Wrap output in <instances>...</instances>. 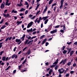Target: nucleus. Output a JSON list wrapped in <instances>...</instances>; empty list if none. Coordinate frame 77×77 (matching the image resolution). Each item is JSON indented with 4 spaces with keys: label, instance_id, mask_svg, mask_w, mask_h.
Listing matches in <instances>:
<instances>
[{
    "label": "nucleus",
    "instance_id": "obj_1",
    "mask_svg": "<svg viewBox=\"0 0 77 77\" xmlns=\"http://www.w3.org/2000/svg\"><path fill=\"white\" fill-rule=\"evenodd\" d=\"M28 41H29V40L27 39L26 40L25 42V45L27 44V45L29 44H30V43L31 44V45L32 44V42H33V40H32V41H29L28 42Z\"/></svg>",
    "mask_w": 77,
    "mask_h": 77
},
{
    "label": "nucleus",
    "instance_id": "obj_2",
    "mask_svg": "<svg viewBox=\"0 0 77 77\" xmlns=\"http://www.w3.org/2000/svg\"><path fill=\"white\" fill-rule=\"evenodd\" d=\"M15 42L17 43H18L17 44L18 45H20L22 42V41H21V39H16L15 40Z\"/></svg>",
    "mask_w": 77,
    "mask_h": 77
},
{
    "label": "nucleus",
    "instance_id": "obj_3",
    "mask_svg": "<svg viewBox=\"0 0 77 77\" xmlns=\"http://www.w3.org/2000/svg\"><path fill=\"white\" fill-rule=\"evenodd\" d=\"M2 15L4 17H9V18H10L11 17L9 14H5L4 13L2 14Z\"/></svg>",
    "mask_w": 77,
    "mask_h": 77
},
{
    "label": "nucleus",
    "instance_id": "obj_4",
    "mask_svg": "<svg viewBox=\"0 0 77 77\" xmlns=\"http://www.w3.org/2000/svg\"><path fill=\"white\" fill-rule=\"evenodd\" d=\"M61 70H63V68H61L58 70V72H59L60 74H62V73H63V72H64V71H65V69H64L62 72Z\"/></svg>",
    "mask_w": 77,
    "mask_h": 77
},
{
    "label": "nucleus",
    "instance_id": "obj_5",
    "mask_svg": "<svg viewBox=\"0 0 77 77\" xmlns=\"http://www.w3.org/2000/svg\"><path fill=\"white\" fill-rule=\"evenodd\" d=\"M5 2H3V3L1 4L0 8L1 9H4L5 8Z\"/></svg>",
    "mask_w": 77,
    "mask_h": 77
},
{
    "label": "nucleus",
    "instance_id": "obj_6",
    "mask_svg": "<svg viewBox=\"0 0 77 77\" xmlns=\"http://www.w3.org/2000/svg\"><path fill=\"white\" fill-rule=\"evenodd\" d=\"M33 22H31L30 23H29L28 24V26H27V28H29L30 27H31L32 26V24Z\"/></svg>",
    "mask_w": 77,
    "mask_h": 77
},
{
    "label": "nucleus",
    "instance_id": "obj_7",
    "mask_svg": "<svg viewBox=\"0 0 77 77\" xmlns=\"http://www.w3.org/2000/svg\"><path fill=\"white\" fill-rule=\"evenodd\" d=\"M33 22H31L30 23H29L28 24V26H27V28H29L30 27H31L32 26V24Z\"/></svg>",
    "mask_w": 77,
    "mask_h": 77
},
{
    "label": "nucleus",
    "instance_id": "obj_8",
    "mask_svg": "<svg viewBox=\"0 0 77 77\" xmlns=\"http://www.w3.org/2000/svg\"><path fill=\"white\" fill-rule=\"evenodd\" d=\"M57 29H55V30H54L53 31H51L50 32V33H51V34H53V33H56V32H57Z\"/></svg>",
    "mask_w": 77,
    "mask_h": 77
},
{
    "label": "nucleus",
    "instance_id": "obj_9",
    "mask_svg": "<svg viewBox=\"0 0 77 77\" xmlns=\"http://www.w3.org/2000/svg\"><path fill=\"white\" fill-rule=\"evenodd\" d=\"M12 37H8L5 40V42H7L8 40H9V41H10V40H11L12 39Z\"/></svg>",
    "mask_w": 77,
    "mask_h": 77
},
{
    "label": "nucleus",
    "instance_id": "obj_10",
    "mask_svg": "<svg viewBox=\"0 0 77 77\" xmlns=\"http://www.w3.org/2000/svg\"><path fill=\"white\" fill-rule=\"evenodd\" d=\"M67 50H68V52L67 53V54H69V53H70V51H71V50H72V48H67Z\"/></svg>",
    "mask_w": 77,
    "mask_h": 77
},
{
    "label": "nucleus",
    "instance_id": "obj_11",
    "mask_svg": "<svg viewBox=\"0 0 77 77\" xmlns=\"http://www.w3.org/2000/svg\"><path fill=\"white\" fill-rule=\"evenodd\" d=\"M17 57H18V56L17 55H16V54H14L13 55H12L11 58H12V59H14V58L15 57V59H17Z\"/></svg>",
    "mask_w": 77,
    "mask_h": 77
},
{
    "label": "nucleus",
    "instance_id": "obj_12",
    "mask_svg": "<svg viewBox=\"0 0 77 77\" xmlns=\"http://www.w3.org/2000/svg\"><path fill=\"white\" fill-rule=\"evenodd\" d=\"M45 9H44L43 12V14H45V12H46V11H47V9H48V7H47V6H46V7H45Z\"/></svg>",
    "mask_w": 77,
    "mask_h": 77
},
{
    "label": "nucleus",
    "instance_id": "obj_13",
    "mask_svg": "<svg viewBox=\"0 0 77 77\" xmlns=\"http://www.w3.org/2000/svg\"><path fill=\"white\" fill-rule=\"evenodd\" d=\"M59 61V60L58 59H57V60L54 63H53V64H54V65H55V66H56V65L57 64V63H58V61Z\"/></svg>",
    "mask_w": 77,
    "mask_h": 77
},
{
    "label": "nucleus",
    "instance_id": "obj_14",
    "mask_svg": "<svg viewBox=\"0 0 77 77\" xmlns=\"http://www.w3.org/2000/svg\"><path fill=\"white\" fill-rule=\"evenodd\" d=\"M74 53V51L71 50L70 52V56H71Z\"/></svg>",
    "mask_w": 77,
    "mask_h": 77
},
{
    "label": "nucleus",
    "instance_id": "obj_15",
    "mask_svg": "<svg viewBox=\"0 0 77 77\" xmlns=\"http://www.w3.org/2000/svg\"><path fill=\"white\" fill-rule=\"evenodd\" d=\"M36 38V36L33 37L32 38H31V36H29L28 37V39H30V40H32V39H33V38Z\"/></svg>",
    "mask_w": 77,
    "mask_h": 77
},
{
    "label": "nucleus",
    "instance_id": "obj_16",
    "mask_svg": "<svg viewBox=\"0 0 77 77\" xmlns=\"http://www.w3.org/2000/svg\"><path fill=\"white\" fill-rule=\"evenodd\" d=\"M26 36V35L25 34H23V37H21L20 38V39L21 40V41H24V37Z\"/></svg>",
    "mask_w": 77,
    "mask_h": 77
},
{
    "label": "nucleus",
    "instance_id": "obj_17",
    "mask_svg": "<svg viewBox=\"0 0 77 77\" xmlns=\"http://www.w3.org/2000/svg\"><path fill=\"white\" fill-rule=\"evenodd\" d=\"M20 4H17V6H18L19 7H20V6H23V4L21 3V2H20Z\"/></svg>",
    "mask_w": 77,
    "mask_h": 77
},
{
    "label": "nucleus",
    "instance_id": "obj_18",
    "mask_svg": "<svg viewBox=\"0 0 77 77\" xmlns=\"http://www.w3.org/2000/svg\"><path fill=\"white\" fill-rule=\"evenodd\" d=\"M61 3V5L60 6V9H62V7H63V2H60Z\"/></svg>",
    "mask_w": 77,
    "mask_h": 77
},
{
    "label": "nucleus",
    "instance_id": "obj_19",
    "mask_svg": "<svg viewBox=\"0 0 77 77\" xmlns=\"http://www.w3.org/2000/svg\"><path fill=\"white\" fill-rule=\"evenodd\" d=\"M22 21H17V25H19L20 24H21L22 23Z\"/></svg>",
    "mask_w": 77,
    "mask_h": 77
},
{
    "label": "nucleus",
    "instance_id": "obj_20",
    "mask_svg": "<svg viewBox=\"0 0 77 77\" xmlns=\"http://www.w3.org/2000/svg\"><path fill=\"white\" fill-rule=\"evenodd\" d=\"M11 13H17V11H15V10L13 9L11 11Z\"/></svg>",
    "mask_w": 77,
    "mask_h": 77
},
{
    "label": "nucleus",
    "instance_id": "obj_21",
    "mask_svg": "<svg viewBox=\"0 0 77 77\" xmlns=\"http://www.w3.org/2000/svg\"><path fill=\"white\" fill-rule=\"evenodd\" d=\"M31 53V51L30 50H29L28 52V53H26V54H27L28 53V55H29V54H30Z\"/></svg>",
    "mask_w": 77,
    "mask_h": 77
},
{
    "label": "nucleus",
    "instance_id": "obj_22",
    "mask_svg": "<svg viewBox=\"0 0 77 77\" xmlns=\"http://www.w3.org/2000/svg\"><path fill=\"white\" fill-rule=\"evenodd\" d=\"M45 41H46V38L44 39V40L43 41V42L42 43V44L43 45L44 44H45Z\"/></svg>",
    "mask_w": 77,
    "mask_h": 77
},
{
    "label": "nucleus",
    "instance_id": "obj_23",
    "mask_svg": "<svg viewBox=\"0 0 77 77\" xmlns=\"http://www.w3.org/2000/svg\"><path fill=\"white\" fill-rule=\"evenodd\" d=\"M25 10H26V9L23 8H21V9L20 10V12H23V11H25Z\"/></svg>",
    "mask_w": 77,
    "mask_h": 77
},
{
    "label": "nucleus",
    "instance_id": "obj_24",
    "mask_svg": "<svg viewBox=\"0 0 77 77\" xmlns=\"http://www.w3.org/2000/svg\"><path fill=\"white\" fill-rule=\"evenodd\" d=\"M3 42H2V43H0V49L2 48V46H3Z\"/></svg>",
    "mask_w": 77,
    "mask_h": 77
},
{
    "label": "nucleus",
    "instance_id": "obj_25",
    "mask_svg": "<svg viewBox=\"0 0 77 77\" xmlns=\"http://www.w3.org/2000/svg\"><path fill=\"white\" fill-rule=\"evenodd\" d=\"M53 71V70L51 69L49 72V74H50V75H51V72H52Z\"/></svg>",
    "mask_w": 77,
    "mask_h": 77
},
{
    "label": "nucleus",
    "instance_id": "obj_26",
    "mask_svg": "<svg viewBox=\"0 0 77 77\" xmlns=\"http://www.w3.org/2000/svg\"><path fill=\"white\" fill-rule=\"evenodd\" d=\"M53 1V0H50L49 2V5H51Z\"/></svg>",
    "mask_w": 77,
    "mask_h": 77
},
{
    "label": "nucleus",
    "instance_id": "obj_27",
    "mask_svg": "<svg viewBox=\"0 0 77 77\" xmlns=\"http://www.w3.org/2000/svg\"><path fill=\"white\" fill-rule=\"evenodd\" d=\"M48 21V19H46L44 22V24H46L47 23Z\"/></svg>",
    "mask_w": 77,
    "mask_h": 77
},
{
    "label": "nucleus",
    "instance_id": "obj_28",
    "mask_svg": "<svg viewBox=\"0 0 77 77\" xmlns=\"http://www.w3.org/2000/svg\"><path fill=\"white\" fill-rule=\"evenodd\" d=\"M67 51L66 50H64L63 51V54H66V53H67Z\"/></svg>",
    "mask_w": 77,
    "mask_h": 77
},
{
    "label": "nucleus",
    "instance_id": "obj_29",
    "mask_svg": "<svg viewBox=\"0 0 77 77\" xmlns=\"http://www.w3.org/2000/svg\"><path fill=\"white\" fill-rule=\"evenodd\" d=\"M27 47H26L25 48H24L23 50V52L24 51H25L26 50H27Z\"/></svg>",
    "mask_w": 77,
    "mask_h": 77
},
{
    "label": "nucleus",
    "instance_id": "obj_30",
    "mask_svg": "<svg viewBox=\"0 0 77 77\" xmlns=\"http://www.w3.org/2000/svg\"><path fill=\"white\" fill-rule=\"evenodd\" d=\"M5 59H6V57H2V60H3V61H5Z\"/></svg>",
    "mask_w": 77,
    "mask_h": 77
},
{
    "label": "nucleus",
    "instance_id": "obj_31",
    "mask_svg": "<svg viewBox=\"0 0 77 77\" xmlns=\"http://www.w3.org/2000/svg\"><path fill=\"white\" fill-rule=\"evenodd\" d=\"M11 4V3H7V4H5V6H9Z\"/></svg>",
    "mask_w": 77,
    "mask_h": 77
},
{
    "label": "nucleus",
    "instance_id": "obj_32",
    "mask_svg": "<svg viewBox=\"0 0 77 77\" xmlns=\"http://www.w3.org/2000/svg\"><path fill=\"white\" fill-rule=\"evenodd\" d=\"M5 27H6V26L4 25L3 26L1 27V29H4V28H5Z\"/></svg>",
    "mask_w": 77,
    "mask_h": 77
},
{
    "label": "nucleus",
    "instance_id": "obj_33",
    "mask_svg": "<svg viewBox=\"0 0 77 77\" xmlns=\"http://www.w3.org/2000/svg\"><path fill=\"white\" fill-rule=\"evenodd\" d=\"M48 17H42V19H43L44 20H46V19H47Z\"/></svg>",
    "mask_w": 77,
    "mask_h": 77
},
{
    "label": "nucleus",
    "instance_id": "obj_34",
    "mask_svg": "<svg viewBox=\"0 0 77 77\" xmlns=\"http://www.w3.org/2000/svg\"><path fill=\"white\" fill-rule=\"evenodd\" d=\"M11 66H9L6 69H5V70L6 71L7 70H8V69H9V68H11Z\"/></svg>",
    "mask_w": 77,
    "mask_h": 77
},
{
    "label": "nucleus",
    "instance_id": "obj_35",
    "mask_svg": "<svg viewBox=\"0 0 77 77\" xmlns=\"http://www.w3.org/2000/svg\"><path fill=\"white\" fill-rule=\"evenodd\" d=\"M4 53V51H2L0 53V56H1V55H2V54Z\"/></svg>",
    "mask_w": 77,
    "mask_h": 77
},
{
    "label": "nucleus",
    "instance_id": "obj_36",
    "mask_svg": "<svg viewBox=\"0 0 77 77\" xmlns=\"http://www.w3.org/2000/svg\"><path fill=\"white\" fill-rule=\"evenodd\" d=\"M54 66H56V65H52L50 66V68H54Z\"/></svg>",
    "mask_w": 77,
    "mask_h": 77
},
{
    "label": "nucleus",
    "instance_id": "obj_37",
    "mask_svg": "<svg viewBox=\"0 0 77 77\" xmlns=\"http://www.w3.org/2000/svg\"><path fill=\"white\" fill-rule=\"evenodd\" d=\"M45 36V35H42L41 37H40V39H41L43 38H44V37Z\"/></svg>",
    "mask_w": 77,
    "mask_h": 77
},
{
    "label": "nucleus",
    "instance_id": "obj_38",
    "mask_svg": "<svg viewBox=\"0 0 77 77\" xmlns=\"http://www.w3.org/2000/svg\"><path fill=\"white\" fill-rule=\"evenodd\" d=\"M4 21V20L3 19H2L1 21L0 22V24H2L3 23V21Z\"/></svg>",
    "mask_w": 77,
    "mask_h": 77
},
{
    "label": "nucleus",
    "instance_id": "obj_39",
    "mask_svg": "<svg viewBox=\"0 0 77 77\" xmlns=\"http://www.w3.org/2000/svg\"><path fill=\"white\" fill-rule=\"evenodd\" d=\"M57 68H58V66H57L55 67V70H57Z\"/></svg>",
    "mask_w": 77,
    "mask_h": 77
},
{
    "label": "nucleus",
    "instance_id": "obj_40",
    "mask_svg": "<svg viewBox=\"0 0 77 77\" xmlns=\"http://www.w3.org/2000/svg\"><path fill=\"white\" fill-rule=\"evenodd\" d=\"M71 63L70 62H69L67 63V65H68V66H69V65H71Z\"/></svg>",
    "mask_w": 77,
    "mask_h": 77
},
{
    "label": "nucleus",
    "instance_id": "obj_41",
    "mask_svg": "<svg viewBox=\"0 0 77 77\" xmlns=\"http://www.w3.org/2000/svg\"><path fill=\"white\" fill-rule=\"evenodd\" d=\"M26 60H25L22 63V64L24 65L25 63H26Z\"/></svg>",
    "mask_w": 77,
    "mask_h": 77
},
{
    "label": "nucleus",
    "instance_id": "obj_42",
    "mask_svg": "<svg viewBox=\"0 0 77 77\" xmlns=\"http://www.w3.org/2000/svg\"><path fill=\"white\" fill-rule=\"evenodd\" d=\"M69 76V73H67L66 75V77H68Z\"/></svg>",
    "mask_w": 77,
    "mask_h": 77
},
{
    "label": "nucleus",
    "instance_id": "obj_43",
    "mask_svg": "<svg viewBox=\"0 0 77 77\" xmlns=\"http://www.w3.org/2000/svg\"><path fill=\"white\" fill-rule=\"evenodd\" d=\"M66 27L65 26V25H63V30H65V28H66Z\"/></svg>",
    "mask_w": 77,
    "mask_h": 77
},
{
    "label": "nucleus",
    "instance_id": "obj_44",
    "mask_svg": "<svg viewBox=\"0 0 77 77\" xmlns=\"http://www.w3.org/2000/svg\"><path fill=\"white\" fill-rule=\"evenodd\" d=\"M60 32H61L62 33H64V30H62V29H61L60 30Z\"/></svg>",
    "mask_w": 77,
    "mask_h": 77
},
{
    "label": "nucleus",
    "instance_id": "obj_45",
    "mask_svg": "<svg viewBox=\"0 0 77 77\" xmlns=\"http://www.w3.org/2000/svg\"><path fill=\"white\" fill-rule=\"evenodd\" d=\"M60 26V25H57L55 26V28H59Z\"/></svg>",
    "mask_w": 77,
    "mask_h": 77
},
{
    "label": "nucleus",
    "instance_id": "obj_46",
    "mask_svg": "<svg viewBox=\"0 0 77 77\" xmlns=\"http://www.w3.org/2000/svg\"><path fill=\"white\" fill-rule=\"evenodd\" d=\"M72 43V42H67V44H68V45H70V44H71Z\"/></svg>",
    "mask_w": 77,
    "mask_h": 77
},
{
    "label": "nucleus",
    "instance_id": "obj_47",
    "mask_svg": "<svg viewBox=\"0 0 77 77\" xmlns=\"http://www.w3.org/2000/svg\"><path fill=\"white\" fill-rule=\"evenodd\" d=\"M65 46H63V47L62 49V50H65Z\"/></svg>",
    "mask_w": 77,
    "mask_h": 77
},
{
    "label": "nucleus",
    "instance_id": "obj_48",
    "mask_svg": "<svg viewBox=\"0 0 77 77\" xmlns=\"http://www.w3.org/2000/svg\"><path fill=\"white\" fill-rule=\"evenodd\" d=\"M28 10H26L25 12V14H26H26H27V13H28Z\"/></svg>",
    "mask_w": 77,
    "mask_h": 77
},
{
    "label": "nucleus",
    "instance_id": "obj_49",
    "mask_svg": "<svg viewBox=\"0 0 77 77\" xmlns=\"http://www.w3.org/2000/svg\"><path fill=\"white\" fill-rule=\"evenodd\" d=\"M20 16H23L24 15V14L23 13H21L19 14Z\"/></svg>",
    "mask_w": 77,
    "mask_h": 77
},
{
    "label": "nucleus",
    "instance_id": "obj_50",
    "mask_svg": "<svg viewBox=\"0 0 77 77\" xmlns=\"http://www.w3.org/2000/svg\"><path fill=\"white\" fill-rule=\"evenodd\" d=\"M38 18H36L35 20V23H36V22H37V21H38Z\"/></svg>",
    "mask_w": 77,
    "mask_h": 77
},
{
    "label": "nucleus",
    "instance_id": "obj_51",
    "mask_svg": "<svg viewBox=\"0 0 77 77\" xmlns=\"http://www.w3.org/2000/svg\"><path fill=\"white\" fill-rule=\"evenodd\" d=\"M57 4L56 3H55L53 5H52V6H56V5Z\"/></svg>",
    "mask_w": 77,
    "mask_h": 77
},
{
    "label": "nucleus",
    "instance_id": "obj_52",
    "mask_svg": "<svg viewBox=\"0 0 77 77\" xmlns=\"http://www.w3.org/2000/svg\"><path fill=\"white\" fill-rule=\"evenodd\" d=\"M24 59V57H23L22 58H21L20 61H22V60H23Z\"/></svg>",
    "mask_w": 77,
    "mask_h": 77
},
{
    "label": "nucleus",
    "instance_id": "obj_53",
    "mask_svg": "<svg viewBox=\"0 0 77 77\" xmlns=\"http://www.w3.org/2000/svg\"><path fill=\"white\" fill-rule=\"evenodd\" d=\"M45 32H47V33H48V31L47 29H45Z\"/></svg>",
    "mask_w": 77,
    "mask_h": 77
},
{
    "label": "nucleus",
    "instance_id": "obj_54",
    "mask_svg": "<svg viewBox=\"0 0 77 77\" xmlns=\"http://www.w3.org/2000/svg\"><path fill=\"white\" fill-rule=\"evenodd\" d=\"M48 44H49V43H48L47 42H46L45 43L46 46H47V45H48Z\"/></svg>",
    "mask_w": 77,
    "mask_h": 77
},
{
    "label": "nucleus",
    "instance_id": "obj_55",
    "mask_svg": "<svg viewBox=\"0 0 77 77\" xmlns=\"http://www.w3.org/2000/svg\"><path fill=\"white\" fill-rule=\"evenodd\" d=\"M16 49H17V47H15L13 50L14 51H15L16 50Z\"/></svg>",
    "mask_w": 77,
    "mask_h": 77
},
{
    "label": "nucleus",
    "instance_id": "obj_56",
    "mask_svg": "<svg viewBox=\"0 0 77 77\" xmlns=\"http://www.w3.org/2000/svg\"><path fill=\"white\" fill-rule=\"evenodd\" d=\"M29 17H33V15L30 14L29 15Z\"/></svg>",
    "mask_w": 77,
    "mask_h": 77
},
{
    "label": "nucleus",
    "instance_id": "obj_57",
    "mask_svg": "<svg viewBox=\"0 0 77 77\" xmlns=\"http://www.w3.org/2000/svg\"><path fill=\"white\" fill-rule=\"evenodd\" d=\"M35 17H36V16H34L32 18H31V19H32V20H33V19H34L35 18Z\"/></svg>",
    "mask_w": 77,
    "mask_h": 77
},
{
    "label": "nucleus",
    "instance_id": "obj_58",
    "mask_svg": "<svg viewBox=\"0 0 77 77\" xmlns=\"http://www.w3.org/2000/svg\"><path fill=\"white\" fill-rule=\"evenodd\" d=\"M74 72V71H72L70 72V73H71V74H73Z\"/></svg>",
    "mask_w": 77,
    "mask_h": 77
},
{
    "label": "nucleus",
    "instance_id": "obj_59",
    "mask_svg": "<svg viewBox=\"0 0 77 77\" xmlns=\"http://www.w3.org/2000/svg\"><path fill=\"white\" fill-rule=\"evenodd\" d=\"M9 3V0H6V2H5V4H7Z\"/></svg>",
    "mask_w": 77,
    "mask_h": 77
},
{
    "label": "nucleus",
    "instance_id": "obj_60",
    "mask_svg": "<svg viewBox=\"0 0 77 77\" xmlns=\"http://www.w3.org/2000/svg\"><path fill=\"white\" fill-rule=\"evenodd\" d=\"M75 66H76V63H75L74 64H73V66L74 67Z\"/></svg>",
    "mask_w": 77,
    "mask_h": 77
},
{
    "label": "nucleus",
    "instance_id": "obj_61",
    "mask_svg": "<svg viewBox=\"0 0 77 77\" xmlns=\"http://www.w3.org/2000/svg\"><path fill=\"white\" fill-rule=\"evenodd\" d=\"M63 62V65H65V61H64L63 60L62 61Z\"/></svg>",
    "mask_w": 77,
    "mask_h": 77
},
{
    "label": "nucleus",
    "instance_id": "obj_62",
    "mask_svg": "<svg viewBox=\"0 0 77 77\" xmlns=\"http://www.w3.org/2000/svg\"><path fill=\"white\" fill-rule=\"evenodd\" d=\"M35 2V0H33L32 2L31 3L32 5H33L34 2Z\"/></svg>",
    "mask_w": 77,
    "mask_h": 77
},
{
    "label": "nucleus",
    "instance_id": "obj_63",
    "mask_svg": "<svg viewBox=\"0 0 77 77\" xmlns=\"http://www.w3.org/2000/svg\"><path fill=\"white\" fill-rule=\"evenodd\" d=\"M40 20H37V22L38 24H39V23H40Z\"/></svg>",
    "mask_w": 77,
    "mask_h": 77
},
{
    "label": "nucleus",
    "instance_id": "obj_64",
    "mask_svg": "<svg viewBox=\"0 0 77 77\" xmlns=\"http://www.w3.org/2000/svg\"><path fill=\"white\" fill-rule=\"evenodd\" d=\"M73 44H74V45H77V42H75V43Z\"/></svg>",
    "mask_w": 77,
    "mask_h": 77
}]
</instances>
